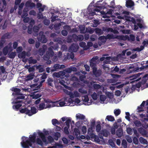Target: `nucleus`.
I'll use <instances>...</instances> for the list:
<instances>
[{
	"mask_svg": "<svg viewBox=\"0 0 148 148\" xmlns=\"http://www.w3.org/2000/svg\"><path fill=\"white\" fill-rule=\"evenodd\" d=\"M106 38L107 40L108 39H114L116 38V37H115L114 36V35L113 34H108L106 36Z\"/></svg>",
	"mask_w": 148,
	"mask_h": 148,
	"instance_id": "nucleus-36",
	"label": "nucleus"
},
{
	"mask_svg": "<svg viewBox=\"0 0 148 148\" xmlns=\"http://www.w3.org/2000/svg\"><path fill=\"white\" fill-rule=\"evenodd\" d=\"M121 144L122 146L124 148H125L127 147V143L125 140L124 139L122 140Z\"/></svg>",
	"mask_w": 148,
	"mask_h": 148,
	"instance_id": "nucleus-58",
	"label": "nucleus"
},
{
	"mask_svg": "<svg viewBox=\"0 0 148 148\" xmlns=\"http://www.w3.org/2000/svg\"><path fill=\"white\" fill-rule=\"evenodd\" d=\"M127 132L128 134L131 135L133 132L132 129L130 127H128L127 129Z\"/></svg>",
	"mask_w": 148,
	"mask_h": 148,
	"instance_id": "nucleus-60",
	"label": "nucleus"
},
{
	"mask_svg": "<svg viewBox=\"0 0 148 148\" xmlns=\"http://www.w3.org/2000/svg\"><path fill=\"white\" fill-rule=\"evenodd\" d=\"M101 134H102L103 136L107 137L108 136V131L106 130H102L101 131Z\"/></svg>",
	"mask_w": 148,
	"mask_h": 148,
	"instance_id": "nucleus-48",
	"label": "nucleus"
},
{
	"mask_svg": "<svg viewBox=\"0 0 148 148\" xmlns=\"http://www.w3.org/2000/svg\"><path fill=\"white\" fill-rule=\"evenodd\" d=\"M129 72L130 73H134L136 71H138L139 70L138 67L135 68L133 65H132L129 67Z\"/></svg>",
	"mask_w": 148,
	"mask_h": 148,
	"instance_id": "nucleus-11",
	"label": "nucleus"
},
{
	"mask_svg": "<svg viewBox=\"0 0 148 148\" xmlns=\"http://www.w3.org/2000/svg\"><path fill=\"white\" fill-rule=\"evenodd\" d=\"M37 18L39 19H42L43 18V15L40 11H39L37 14Z\"/></svg>",
	"mask_w": 148,
	"mask_h": 148,
	"instance_id": "nucleus-55",
	"label": "nucleus"
},
{
	"mask_svg": "<svg viewBox=\"0 0 148 148\" xmlns=\"http://www.w3.org/2000/svg\"><path fill=\"white\" fill-rule=\"evenodd\" d=\"M16 55V52H12L9 54V58H10L13 59L15 57Z\"/></svg>",
	"mask_w": 148,
	"mask_h": 148,
	"instance_id": "nucleus-42",
	"label": "nucleus"
},
{
	"mask_svg": "<svg viewBox=\"0 0 148 148\" xmlns=\"http://www.w3.org/2000/svg\"><path fill=\"white\" fill-rule=\"evenodd\" d=\"M45 52V49L43 48H40L38 51V54L40 56L43 55Z\"/></svg>",
	"mask_w": 148,
	"mask_h": 148,
	"instance_id": "nucleus-34",
	"label": "nucleus"
},
{
	"mask_svg": "<svg viewBox=\"0 0 148 148\" xmlns=\"http://www.w3.org/2000/svg\"><path fill=\"white\" fill-rule=\"evenodd\" d=\"M79 46L82 48H83L84 50H86L85 49L86 45V43L84 42H81L79 43Z\"/></svg>",
	"mask_w": 148,
	"mask_h": 148,
	"instance_id": "nucleus-43",
	"label": "nucleus"
},
{
	"mask_svg": "<svg viewBox=\"0 0 148 148\" xmlns=\"http://www.w3.org/2000/svg\"><path fill=\"white\" fill-rule=\"evenodd\" d=\"M67 101V97L65 98L64 101H61L59 102V105L60 106L62 107L64 106H67V103H66Z\"/></svg>",
	"mask_w": 148,
	"mask_h": 148,
	"instance_id": "nucleus-26",
	"label": "nucleus"
},
{
	"mask_svg": "<svg viewBox=\"0 0 148 148\" xmlns=\"http://www.w3.org/2000/svg\"><path fill=\"white\" fill-rule=\"evenodd\" d=\"M134 5V2L132 0H127L126 2L125 6L127 8H131Z\"/></svg>",
	"mask_w": 148,
	"mask_h": 148,
	"instance_id": "nucleus-14",
	"label": "nucleus"
},
{
	"mask_svg": "<svg viewBox=\"0 0 148 148\" xmlns=\"http://www.w3.org/2000/svg\"><path fill=\"white\" fill-rule=\"evenodd\" d=\"M119 39L121 40H129V36L127 35H125V36L123 35L117 36L116 37Z\"/></svg>",
	"mask_w": 148,
	"mask_h": 148,
	"instance_id": "nucleus-17",
	"label": "nucleus"
},
{
	"mask_svg": "<svg viewBox=\"0 0 148 148\" xmlns=\"http://www.w3.org/2000/svg\"><path fill=\"white\" fill-rule=\"evenodd\" d=\"M63 73H64L63 74L64 75L65 73L64 72H55L53 73V75L54 77L59 78L60 77L61 74Z\"/></svg>",
	"mask_w": 148,
	"mask_h": 148,
	"instance_id": "nucleus-30",
	"label": "nucleus"
},
{
	"mask_svg": "<svg viewBox=\"0 0 148 148\" xmlns=\"http://www.w3.org/2000/svg\"><path fill=\"white\" fill-rule=\"evenodd\" d=\"M52 124L54 126H56V124L59 125L60 124V123L56 119H53L52 120Z\"/></svg>",
	"mask_w": 148,
	"mask_h": 148,
	"instance_id": "nucleus-35",
	"label": "nucleus"
},
{
	"mask_svg": "<svg viewBox=\"0 0 148 148\" xmlns=\"http://www.w3.org/2000/svg\"><path fill=\"white\" fill-rule=\"evenodd\" d=\"M92 97L94 100H96L98 97L97 94L95 92H94L91 95Z\"/></svg>",
	"mask_w": 148,
	"mask_h": 148,
	"instance_id": "nucleus-54",
	"label": "nucleus"
},
{
	"mask_svg": "<svg viewBox=\"0 0 148 148\" xmlns=\"http://www.w3.org/2000/svg\"><path fill=\"white\" fill-rule=\"evenodd\" d=\"M139 133L143 135H146L147 134L146 130L142 127H140L138 129Z\"/></svg>",
	"mask_w": 148,
	"mask_h": 148,
	"instance_id": "nucleus-22",
	"label": "nucleus"
},
{
	"mask_svg": "<svg viewBox=\"0 0 148 148\" xmlns=\"http://www.w3.org/2000/svg\"><path fill=\"white\" fill-rule=\"evenodd\" d=\"M101 129V126L100 124H98L96 126V130L97 132H99L100 131Z\"/></svg>",
	"mask_w": 148,
	"mask_h": 148,
	"instance_id": "nucleus-61",
	"label": "nucleus"
},
{
	"mask_svg": "<svg viewBox=\"0 0 148 148\" xmlns=\"http://www.w3.org/2000/svg\"><path fill=\"white\" fill-rule=\"evenodd\" d=\"M26 52L25 51H23L21 53H19L18 55V57L20 58L24 59L26 57Z\"/></svg>",
	"mask_w": 148,
	"mask_h": 148,
	"instance_id": "nucleus-23",
	"label": "nucleus"
},
{
	"mask_svg": "<svg viewBox=\"0 0 148 148\" xmlns=\"http://www.w3.org/2000/svg\"><path fill=\"white\" fill-rule=\"evenodd\" d=\"M36 133H34L32 135H30L29 136V138L27 140V137L23 136L22 139V141L21 142V146L23 148H30L29 147H32V143H34L36 142Z\"/></svg>",
	"mask_w": 148,
	"mask_h": 148,
	"instance_id": "nucleus-1",
	"label": "nucleus"
},
{
	"mask_svg": "<svg viewBox=\"0 0 148 148\" xmlns=\"http://www.w3.org/2000/svg\"><path fill=\"white\" fill-rule=\"evenodd\" d=\"M29 116H32L37 112V110L35 107L29 106Z\"/></svg>",
	"mask_w": 148,
	"mask_h": 148,
	"instance_id": "nucleus-13",
	"label": "nucleus"
},
{
	"mask_svg": "<svg viewBox=\"0 0 148 148\" xmlns=\"http://www.w3.org/2000/svg\"><path fill=\"white\" fill-rule=\"evenodd\" d=\"M134 123L136 126L137 127H139L141 126V123L140 121L138 120H136L134 122Z\"/></svg>",
	"mask_w": 148,
	"mask_h": 148,
	"instance_id": "nucleus-44",
	"label": "nucleus"
},
{
	"mask_svg": "<svg viewBox=\"0 0 148 148\" xmlns=\"http://www.w3.org/2000/svg\"><path fill=\"white\" fill-rule=\"evenodd\" d=\"M145 47L144 46H142V45L140 46V48L139 47H137L136 48L134 49H133V51H138V52H140L142 50H143L144 48Z\"/></svg>",
	"mask_w": 148,
	"mask_h": 148,
	"instance_id": "nucleus-41",
	"label": "nucleus"
},
{
	"mask_svg": "<svg viewBox=\"0 0 148 148\" xmlns=\"http://www.w3.org/2000/svg\"><path fill=\"white\" fill-rule=\"evenodd\" d=\"M70 127H65L64 129V132L66 134H69V131L68 130V129Z\"/></svg>",
	"mask_w": 148,
	"mask_h": 148,
	"instance_id": "nucleus-59",
	"label": "nucleus"
},
{
	"mask_svg": "<svg viewBox=\"0 0 148 148\" xmlns=\"http://www.w3.org/2000/svg\"><path fill=\"white\" fill-rule=\"evenodd\" d=\"M107 119L108 121L113 122L115 120L114 118L111 115H108L106 117V120Z\"/></svg>",
	"mask_w": 148,
	"mask_h": 148,
	"instance_id": "nucleus-31",
	"label": "nucleus"
},
{
	"mask_svg": "<svg viewBox=\"0 0 148 148\" xmlns=\"http://www.w3.org/2000/svg\"><path fill=\"white\" fill-rule=\"evenodd\" d=\"M12 106L13 109L16 111H18L20 108L22 106V104L20 103L16 104Z\"/></svg>",
	"mask_w": 148,
	"mask_h": 148,
	"instance_id": "nucleus-25",
	"label": "nucleus"
},
{
	"mask_svg": "<svg viewBox=\"0 0 148 148\" xmlns=\"http://www.w3.org/2000/svg\"><path fill=\"white\" fill-rule=\"evenodd\" d=\"M33 27V25L29 24L27 27V32L28 34H31L32 33V29Z\"/></svg>",
	"mask_w": 148,
	"mask_h": 148,
	"instance_id": "nucleus-29",
	"label": "nucleus"
},
{
	"mask_svg": "<svg viewBox=\"0 0 148 148\" xmlns=\"http://www.w3.org/2000/svg\"><path fill=\"white\" fill-rule=\"evenodd\" d=\"M92 45L93 44L91 42H88L87 43V45H86V48H85V49L87 50L90 47H92Z\"/></svg>",
	"mask_w": 148,
	"mask_h": 148,
	"instance_id": "nucleus-53",
	"label": "nucleus"
},
{
	"mask_svg": "<svg viewBox=\"0 0 148 148\" xmlns=\"http://www.w3.org/2000/svg\"><path fill=\"white\" fill-rule=\"evenodd\" d=\"M65 90L66 91V93L69 96L70 98H74V92L73 93L71 91H69L66 90Z\"/></svg>",
	"mask_w": 148,
	"mask_h": 148,
	"instance_id": "nucleus-33",
	"label": "nucleus"
},
{
	"mask_svg": "<svg viewBox=\"0 0 148 148\" xmlns=\"http://www.w3.org/2000/svg\"><path fill=\"white\" fill-rule=\"evenodd\" d=\"M12 90L14 92L12 94L13 95L15 96L16 95H20L21 90L19 89L13 87L12 89Z\"/></svg>",
	"mask_w": 148,
	"mask_h": 148,
	"instance_id": "nucleus-10",
	"label": "nucleus"
},
{
	"mask_svg": "<svg viewBox=\"0 0 148 148\" xmlns=\"http://www.w3.org/2000/svg\"><path fill=\"white\" fill-rule=\"evenodd\" d=\"M60 65L58 64H55L53 67H51V72H53L55 71H57L58 69H60Z\"/></svg>",
	"mask_w": 148,
	"mask_h": 148,
	"instance_id": "nucleus-18",
	"label": "nucleus"
},
{
	"mask_svg": "<svg viewBox=\"0 0 148 148\" xmlns=\"http://www.w3.org/2000/svg\"><path fill=\"white\" fill-rule=\"evenodd\" d=\"M51 106V105L50 104H48L46 106L45 103L42 102L40 103L39 105V110H42L47 108H50Z\"/></svg>",
	"mask_w": 148,
	"mask_h": 148,
	"instance_id": "nucleus-15",
	"label": "nucleus"
},
{
	"mask_svg": "<svg viewBox=\"0 0 148 148\" xmlns=\"http://www.w3.org/2000/svg\"><path fill=\"white\" fill-rule=\"evenodd\" d=\"M41 96V95L39 94H34L32 95V98L34 99H37Z\"/></svg>",
	"mask_w": 148,
	"mask_h": 148,
	"instance_id": "nucleus-62",
	"label": "nucleus"
},
{
	"mask_svg": "<svg viewBox=\"0 0 148 148\" xmlns=\"http://www.w3.org/2000/svg\"><path fill=\"white\" fill-rule=\"evenodd\" d=\"M106 99V97L104 95H101L100 96V99L101 101H104Z\"/></svg>",
	"mask_w": 148,
	"mask_h": 148,
	"instance_id": "nucleus-57",
	"label": "nucleus"
},
{
	"mask_svg": "<svg viewBox=\"0 0 148 148\" xmlns=\"http://www.w3.org/2000/svg\"><path fill=\"white\" fill-rule=\"evenodd\" d=\"M95 32L97 34L99 35H101L103 33L102 30L101 29L98 28H97L95 29Z\"/></svg>",
	"mask_w": 148,
	"mask_h": 148,
	"instance_id": "nucleus-40",
	"label": "nucleus"
},
{
	"mask_svg": "<svg viewBox=\"0 0 148 148\" xmlns=\"http://www.w3.org/2000/svg\"><path fill=\"white\" fill-rule=\"evenodd\" d=\"M99 39L102 42H106L107 39L106 36H102L100 37Z\"/></svg>",
	"mask_w": 148,
	"mask_h": 148,
	"instance_id": "nucleus-52",
	"label": "nucleus"
},
{
	"mask_svg": "<svg viewBox=\"0 0 148 148\" xmlns=\"http://www.w3.org/2000/svg\"><path fill=\"white\" fill-rule=\"evenodd\" d=\"M45 81V80H42L40 82V84L39 85H38V86H37L36 87H35L36 86H37V85H36V84H34L31 85V88L35 87V88H37L36 89H33V90H38V89H39L42 86V83H43Z\"/></svg>",
	"mask_w": 148,
	"mask_h": 148,
	"instance_id": "nucleus-21",
	"label": "nucleus"
},
{
	"mask_svg": "<svg viewBox=\"0 0 148 148\" xmlns=\"http://www.w3.org/2000/svg\"><path fill=\"white\" fill-rule=\"evenodd\" d=\"M76 117L77 119L81 120L84 119L85 118V116L84 115L80 114H77Z\"/></svg>",
	"mask_w": 148,
	"mask_h": 148,
	"instance_id": "nucleus-27",
	"label": "nucleus"
},
{
	"mask_svg": "<svg viewBox=\"0 0 148 148\" xmlns=\"http://www.w3.org/2000/svg\"><path fill=\"white\" fill-rule=\"evenodd\" d=\"M12 44L10 42L8 44L7 46L5 47L3 49V52L4 54L5 55H7L8 53L9 50L11 51L12 50Z\"/></svg>",
	"mask_w": 148,
	"mask_h": 148,
	"instance_id": "nucleus-5",
	"label": "nucleus"
},
{
	"mask_svg": "<svg viewBox=\"0 0 148 148\" xmlns=\"http://www.w3.org/2000/svg\"><path fill=\"white\" fill-rule=\"evenodd\" d=\"M116 135L119 137H121L123 134V131L121 129H119L116 131Z\"/></svg>",
	"mask_w": 148,
	"mask_h": 148,
	"instance_id": "nucleus-32",
	"label": "nucleus"
},
{
	"mask_svg": "<svg viewBox=\"0 0 148 148\" xmlns=\"http://www.w3.org/2000/svg\"><path fill=\"white\" fill-rule=\"evenodd\" d=\"M43 23L46 25H49L50 23V21L48 19H45L43 21Z\"/></svg>",
	"mask_w": 148,
	"mask_h": 148,
	"instance_id": "nucleus-49",
	"label": "nucleus"
},
{
	"mask_svg": "<svg viewBox=\"0 0 148 148\" xmlns=\"http://www.w3.org/2000/svg\"><path fill=\"white\" fill-rule=\"evenodd\" d=\"M47 83L49 86H52V82H53V79L51 78H48L47 80Z\"/></svg>",
	"mask_w": 148,
	"mask_h": 148,
	"instance_id": "nucleus-46",
	"label": "nucleus"
},
{
	"mask_svg": "<svg viewBox=\"0 0 148 148\" xmlns=\"http://www.w3.org/2000/svg\"><path fill=\"white\" fill-rule=\"evenodd\" d=\"M72 37L75 42L77 41H80L84 39V36L82 35H77L75 34H73L72 35Z\"/></svg>",
	"mask_w": 148,
	"mask_h": 148,
	"instance_id": "nucleus-6",
	"label": "nucleus"
},
{
	"mask_svg": "<svg viewBox=\"0 0 148 148\" xmlns=\"http://www.w3.org/2000/svg\"><path fill=\"white\" fill-rule=\"evenodd\" d=\"M93 74L96 77L99 76L101 74V71L100 70H97V68H94L93 70H92Z\"/></svg>",
	"mask_w": 148,
	"mask_h": 148,
	"instance_id": "nucleus-16",
	"label": "nucleus"
},
{
	"mask_svg": "<svg viewBox=\"0 0 148 148\" xmlns=\"http://www.w3.org/2000/svg\"><path fill=\"white\" fill-rule=\"evenodd\" d=\"M95 62L90 61V66L92 67V70H93L94 68H97L96 67V64L95 63Z\"/></svg>",
	"mask_w": 148,
	"mask_h": 148,
	"instance_id": "nucleus-45",
	"label": "nucleus"
},
{
	"mask_svg": "<svg viewBox=\"0 0 148 148\" xmlns=\"http://www.w3.org/2000/svg\"><path fill=\"white\" fill-rule=\"evenodd\" d=\"M135 39V37L133 34H130L129 37V40H131L132 41H134Z\"/></svg>",
	"mask_w": 148,
	"mask_h": 148,
	"instance_id": "nucleus-63",
	"label": "nucleus"
},
{
	"mask_svg": "<svg viewBox=\"0 0 148 148\" xmlns=\"http://www.w3.org/2000/svg\"><path fill=\"white\" fill-rule=\"evenodd\" d=\"M37 143L40 145L41 146H42L43 145V143L41 140L39 138H37L36 140Z\"/></svg>",
	"mask_w": 148,
	"mask_h": 148,
	"instance_id": "nucleus-56",
	"label": "nucleus"
},
{
	"mask_svg": "<svg viewBox=\"0 0 148 148\" xmlns=\"http://www.w3.org/2000/svg\"><path fill=\"white\" fill-rule=\"evenodd\" d=\"M60 134L59 132H56L54 135V139L56 140H58L60 136Z\"/></svg>",
	"mask_w": 148,
	"mask_h": 148,
	"instance_id": "nucleus-37",
	"label": "nucleus"
},
{
	"mask_svg": "<svg viewBox=\"0 0 148 148\" xmlns=\"http://www.w3.org/2000/svg\"><path fill=\"white\" fill-rule=\"evenodd\" d=\"M39 29V27L36 26H34L33 28V31L34 33H33V35L36 36L38 35V32Z\"/></svg>",
	"mask_w": 148,
	"mask_h": 148,
	"instance_id": "nucleus-20",
	"label": "nucleus"
},
{
	"mask_svg": "<svg viewBox=\"0 0 148 148\" xmlns=\"http://www.w3.org/2000/svg\"><path fill=\"white\" fill-rule=\"evenodd\" d=\"M18 96H17L15 99L14 101L12 102V104H17L22 103V100H18L20 99H24L25 98V97L22 95H20Z\"/></svg>",
	"mask_w": 148,
	"mask_h": 148,
	"instance_id": "nucleus-7",
	"label": "nucleus"
},
{
	"mask_svg": "<svg viewBox=\"0 0 148 148\" xmlns=\"http://www.w3.org/2000/svg\"><path fill=\"white\" fill-rule=\"evenodd\" d=\"M29 106H28L26 108L21 109L20 110V112L21 113H25L29 116Z\"/></svg>",
	"mask_w": 148,
	"mask_h": 148,
	"instance_id": "nucleus-12",
	"label": "nucleus"
},
{
	"mask_svg": "<svg viewBox=\"0 0 148 148\" xmlns=\"http://www.w3.org/2000/svg\"><path fill=\"white\" fill-rule=\"evenodd\" d=\"M38 36L37 40L38 41L40 42L43 43H46L47 42V39L44 34V32H40Z\"/></svg>",
	"mask_w": 148,
	"mask_h": 148,
	"instance_id": "nucleus-2",
	"label": "nucleus"
},
{
	"mask_svg": "<svg viewBox=\"0 0 148 148\" xmlns=\"http://www.w3.org/2000/svg\"><path fill=\"white\" fill-rule=\"evenodd\" d=\"M88 134L90 136L91 138H94L95 140L97 142L99 143L100 142V140L99 139L98 137L94 134L92 131H90L89 130H88Z\"/></svg>",
	"mask_w": 148,
	"mask_h": 148,
	"instance_id": "nucleus-8",
	"label": "nucleus"
},
{
	"mask_svg": "<svg viewBox=\"0 0 148 148\" xmlns=\"http://www.w3.org/2000/svg\"><path fill=\"white\" fill-rule=\"evenodd\" d=\"M34 75L32 74H30L27 76L25 78V80L26 81H28L34 78Z\"/></svg>",
	"mask_w": 148,
	"mask_h": 148,
	"instance_id": "nucleus-28",
	"label": "nucleus"
},
{
	"mask_svg": "<svg viewBox=\"0 0 148 148\" xmlns=\"http://www.w3.org/2000/svg\"><path fill=\"white\" fill-rule=\"evenodd\" d=\"M86 32H87L89 33L90 34H92L94 32L93 30L90 27L88 28H86Z\"/></svg>",
	"mask_w": 148,
	"mask_h": 148,
	"instance_id": "nucleus-50",
	"label": "nucleus"
},
{
	"mask_svg": "<svg viewBox=\"0 0 148 148\" xmlns=\"http://www.w3.org/2000/svg\"><path fill=\"white\" fill-rule=\"evenodd\" d=\"M28 63L29 64H35L37 62L36 59H34L32 57H30L28 59Z\"/></svg>",
	"mask_w": 148,
	"mask_h": 148,
	"instance_id": "nucleus-24",
	"label": "nucleus"
},
{
	"mask_svg": "<svg viewBox=\"0 0 148 148\" xmlns=\"http://www.w3.org/2000/svg\"><path fill=\"white\" fill-rule=\"evenodd\" d=\"M54 52L51 48H48V51L44 56V59L46 60H48L50 57H52L54 55Z\"/></svg>",
	"mask_w": 148,
	"mask_h": 148,
	"instance_id": "nucleus-3",
	"label": "nucleus"
},
{
	"mask_svg": "<svg viewBox=\"0 0 148 148\" xmlns=\"http://www.w3.org/2000/svg\"><path fill=\"white\" fill-rule=\"evenodd\" d=\"M115 11H117L119 13L117 12V14H120L123 10L122 7L120 5H118L115 7V8L114 9Z\"/></svg>",
	"mask_w": 148,
	"mask_h": 148,
	"instance_id": "nucleus-19",
	"label": "nucleus"
},
{
	"mask_svg": "<svg viewBox=\"0 0 148 148\" xmlns=\"http://www.w3.org/2000/svg\"><path fill=\"white\" fill-rule=\"evenodd\" d=\"M79 48V47L78 45L73 44L69 47V50L72 52H76L78 50Z\"/></svg>",
	"mask_w": 148,
	"mask_h": 148,
	"instance_id": "nucleus-9",
	"label": "nucleus"
},
{
	"mask_svg": "<svg viewBox=\"0 0 148 148\" xmlns=\"http://www.w3.org/2000/svg\"><path fill=\"white\" fill-rule=\"evenodd\" d=\"M45 134L42 132H39L38 133V134L40 137L41 138L42 141L47 144L48 143L47 142L46 138L45 135H47L49 134V131L47 130L44 131Z\"/></svg>",
	"mask_w": 148,
	"mask_h": 148,
	"instance_id": "nucleus-4",
	"label": "nucleus"
},
{
	"mask_svg": "<svg viewBox=\"0 0 148 148\" xmlns=\"http://www.w3.org/2000/svg\"><path fill=\"white\" fill-rule=\"evenodd\" d=\"M49 48H51L52 50L53 49L55 50H58V49L59 48L58 45L57 43H56L53 46H51Z\"/></svg>",
	"mask_w": 148,
	"mask_h": 148,
	"instance_id": "nucleus-39",
	"label": "nucleus"
},
{
	"mask_svg": "<svg viewBox=\"0 0 148 148\" xmlns=\"http://www.w3.org/2000/svg\"><path fill=\"white\" fill-rule=\"evenodd\" d=\"M121 111L119 109L115 110L114 111V113L116 116H117L120 114Z\"/></svg>",
	"mask_w": 148,
	"mask_h": 148,
	"instance_id": "nucleus-47",
	"label": "nucleus"
},
{
	"mask_svg": "<svg viewBox=\"0 0 148 148\" xmlns=\"http://www.w3.org/2000/svg\"><path fill=\"white\" fill-rule=\"evenodd\" d=\"M78 91L79 92L82 94H86L87 93V91L83 88H79Z\"/></svg>",
	"mask_w": 148,
	"mask_h": 148,
	"instance_id": "nucleus-51",
	"label": "nucleus"
},
{
	"mask_svg": "<svg viewBox=\"0 0 148 148\" xmlns=\"http://www.w3.org/2000/svg\"><path fill=\"white\" fill-rule=\"evenodd\" d=\"M62 34L64 36H66L68 34L67 31L65 30H62L61 32Z\"/></svg>",
	"mask_w": 148,
	"mask_h": 148,
	"instance_id": "nucleus-64",
	"label": "nucleus"
},
{
	"mask_svg": "<svg viewBox=\"0 0 148 148\" xmlns=\"http://www.w3.org/2000/svg\"><path fill=\"white\" fill-rule=\"evenodd\" d=\"M140 142L143 144H146L147 143V140L142 137H140L139 138Z\"/></svg>",
	"mask_w": 148,
	"mask_h": 148,
	"instance_id": "nucleus-38",
	"label": "nucleus"
}]
</instances>
